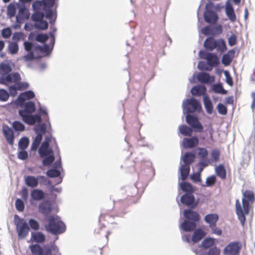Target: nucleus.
I'll list each match as a JSON object with an SVG mask.
<instances>
[{"label": "nucleus", "mask_w": 255, "mask_h": 255, "mask_svg": "<svg viewBox=\"0 0 255 255\" xmlns=\"http://www.w3.org/2000/svg\"><path fill=\"white\" fill-rule=\"evenodd\" d=\"M56 31V28L54 27L53 30L50 31L49 35H48L49 37H50V45L45 43L43 46H41L37 43L32 41H24L23 46L25 50L27 52V54L23 56L24 60L25 62H27L34 59L40 60L41 56L35 55V53L37 52L45 54L46 56L49 55L51 52L55 44V38L54 33Z\"/></svg>", "instance_id": "f257e3e1"}, {"label": "nucleus", "mask_w": 255, "mask_h": 255, "mask_svg": "<svg viewBox=\"0 0 255 255\" xmlns=\"http://www.w3.org/2000/svg\"><path fill=\"white\" fill-rule=\"evenodd\" d=\"M242 206L238 200L236 202V211L242 226H244L246 222L245 215L249 214L250 210V203H253L255 200V197L252 191L247 190L243 193Z\"/></svg>", "instance_id": "f03ea898"}, {"label": "nucleus", "mask_w": 255, "mask_h": 255, "mask_svg": "<svg viewBox=\"0 0 255 255\" xmlns=\"http://www.w3.org/2000/svg\"><path fill=\"white\" fill-rule=\"evenodd\" d=\"M15 104L21 107L18 111L19 116L21 117L22 121L25 124L30 125L32 120H39V116L34 115L36 111V106L35 103L31 101H15Z\"/></svg>", "instance_id": "7ed1b4c3"}, {"label": "nucleus", "mask_w": 255, "mask_h": 255, "mask_svg": "<svg viewBox=\"0 0 255 255\" xmlns=\"http://www.w3.org/2000/svg\"><path fill=\"white\" fill-rule=\"evenodd\" d=\"M194 209H185L183 212L185 218L184 221L180 224V229L184 232H192L196 229L197 223L200 221L199 214L193 211Z\"/></svg>", "instance_id": "20e7f679"}, {"label": "nucleus", "mask_w": 255, "mask_h": 255, "mask_svg": "<svg viewBox=\"0 0 255 255\" xmlns=\"http://www.w3.org/2000/svg\"><path fill=\"white\" fill-rule=\"evenodd\" d=\"M51 138V135L46 136L44 141L38 149L39 156L43 158L42 165L45 166L51 165L55 160L54 152L50 147V142Z\"/></svg>", "instance_id": "39448f33"}, {"label": "nucleus", "mask_w": 255, "mask_h": 255, "mask_svg": "<svg viewBox=\"0 0 255 255\" xmlns=\"http://www.w3.org/2000/svg\"><path fill=\"white\" fill-rule=\"evenodd\" d=\"M55 0H41L35 1L32 5V9L35 11L42 9L46 12V18L49 20V23L55 22L57 15L52 10V8L55 4Z\"/></svg>", "instance_id": "423d86ee"}, {"label": "nucleus", "mask_w": 255, "mask_h": 255, "mask_svg": "<svg viewBox=\"0 0 255 255\" xmlns=\"http://www.w3.org/2000/svg\"><path fill=\"white\" fill-rule=\"evenodd\" d=\"M48 224L45 225L46 231L54 235L63 233L66 230V226L57 215H50L46 217Z\"/></svg>", "instance_id": "0eeeda50"}, {"label": "nucleus", "mask_w": 255, "mask_h": 255, "mask_svg": "<svg viewBox=\"0 0 255 255\" xmlns=\"http://www.w3.org/2000/svg\"><path fill=\"white\" fill-rule=\"evenodd\" d=\"M203 46L207 51H213L216 50L220 53H224L227 50L226 43L224 39H215L213 36L208 37L205 39Z\"/></svg>", "instance_id": "6e6552de"}, {"label": "nucleus", "mask_w": 255, "mask_h": 255, "mask_svg": "<svg viewBox=\"0 0 255 255\" xmlns=\"http://www.w3.org/2000/svg\"><path fill=\"white\" fill-rule=\"evenodd\" d=\"M182 109L184 114L200 113L202 111L201 103L198 100L193 97L183 101Z\"/></svg>", "instance_id": "1a4fd4ad"}, {"label": "nucleus", "mask_w": 255, "mask_h": 255, "mask_svg": "<svg viewBox=\"0 0 255 255\" xmlns=\"http://www.w3.org/2000/svg\"><path fill=\"white\" fill-rule=\"evenodd\" d=\"M31 253L35 255H51L52 250L58 252V247L52 243L51 246L44 245L41 247L39 244H35L29 246Z\"/></svg>", "instance_id": "9d476101"}, {"label": "nucleus", "mask_w": 255, "mask_h": 255, "mask_svg": "<svg viewBox=\"0 0 255 255\" xmlns=\"http://www.w3.org/2000/svg\"><path fill=\"white\" fill-rule=\"evenodd\" d=\"M14 224L19 239H24L28 234L29 227L27 222L23 218H20L17 215L14 216Z\"/></svg>", "instance_id": "9b49d317"}, {"label": "nucleus", "mask_w": 255, "mask_h": 255, "mask_svg": "<svg viewBox=\"0 0 255 255\" xmlns=\"http://www.w3.org/2000/svg\"><path fill=\"white\" fill-rule=\"evenodd\" d=\"M213 3L209 2L205 6V11L204 12L203 16L204 20L208 23H216L218 20L217 13L213 11Z\"/></svg>", "instance_id": "f8f14e48"}, {"label": "nucleus", "mask_w": 255, "mask_h": 255, "mask_svg": "<svg viewBox=\"0 0 255 255\" xmlns=\"http://www.w3.org/2000/svg\"><path fill=\"white\" fill-rule=\"evenodd\" d=\"M185 120L186 123L195 132H200L203 130V127L199 122L198 117L196 115L186 113Z\"/></svg>", "instance_id": "ddd939ff"}, {"label": "nucleus", "mask_w": 255, "mask_h": 255, "mask_svg": "<svg viewBox=\"0 0 255 255\" xmlns=\"http://www.w3.org/2000/svg\"><path fill=\"white\" fill-rule=\"evenodd\" d=\"M180 202L189 208L195 209L199 203V199L195 198L193 193H184L180 197Z\"/></svg>", "instance_id": "4468645a"}, {"label": "nucleus", "mask_w": 255, "mask_h": 255, "mask_svg": "<svg viewBox=\"0 0 255 255\" xmlns=\"http://www.w3.org/2000/svg\"><path fill=\"white\" fill-rule=\"evenodd\" d=\"M21 80L20 74L17 72L0 74V84L7 85L18 82Z\"/></svg>", "instance_id": "2eb2a0df"}, {"label": "nucleus", "mask_w": 255, "mask_h": 255, "mask_svg": "<svg viewBox=\"0 0 255 255\" xmlns=\"http://www.w3.org/2000/svg\"><path fill=\"white\" fill-rule=\"evenodd\" d=\"M241 247V245L239 242H231L225 247L223 253L225 255H239Z\"/></svg>", "instance_id": "dca6fc26"}, {"label": "nucleus", "mask_w": 255, "mask_h": 255, "mask_svg": "<svg viewBox=\"0 0 255 255\" xmlns=\"http://www.w3.org/2000/svg\"><path fill=\"white\" fill-rule=\"evenodd\" d=\"M38 107L37 109V113L34 114L39 116L40 119L36 120H32V122L30 125H34L36 123H39L42 122V121H48L49 115L47 108L43 105H41L40 103H38Z\"/></svg>", "instance_id": "f3484780"}, {"label": "nucleus", "mask_w": 255, "mask_h": 255, "mask_svg": "<svg viewBox=\"0 0 255 255\" xmlns=\"http://www.w3.org/2000/svg\"><path fill=\"white\" fill-rule=\"evenodd\" d=\"M199 138L196 136H193L190 138L185 137L182 142L183 148H192L196 147L199 144Z\"/></svg>", "instance_id": "a211bd4d"}, {"label": "nucleus", "mask_w": 255, "mask_h": 255, "mask_svg": "<svg viewBox=\"0 0 255 255\" xmlns=\"http://www.w3.org/2000/svg\"><path fill=\"white\" fill-rule=\"evenodd\" d=\"M196 78L197 81L201 83L211 84L215 82V77L210 75L206 72L199 73L197 75Z\"/></svg>", "instance_id": "6ab92c4d"}, {"label": "nucleus", "mask_w": 255, "mask_h": 255, "mask_svg": "<svg viewBox=\"0 0 255 255\" xmlns=\"http://www.w3.org/2000/svg\"><path fill=\"white\" fill-rule=\"evenodd\" d=\"M2 131L8 143L10 145H12L14 136L12 128L6 125H3L2 126Z\"/></svg>", "instance_id": "aec40b11"}, {"label": "nucleus", "mask_w": 255, "mask_h": 255, "mask_svg": "<svg viewBox=\"0 0 255 255\" xmlns=\"http://www.w3.org/2000/svg\"><path fill=\"white\" fill-rule=\"evenodd\" d=\"M39 212L46 215L50 214L53 209L52 205L49 201H44L38 205Z\"/></svg>", "instance_id": "412c9836"}, {"label": "nucleus", "mask_w": 255, "mask_h": 255, "mask_svg": "<svg viewBox=\"0 0 255 255\" xmlns=\"http://www.w3.org/2000/svg\"><path fill=\"white\" fill-rule=\"evenodd\" d=\"M196 158V155L194 152L192 151L186 152L184 154L181 155V161L183 162V164L188 165L190 166Z\"/></svg>", "instance_id": "4be33fe9"}, {"label": "nucleus", "mask_w": 255, "mask_h": 255, "mask_svg": "<svg viewBox=\"0 0 255 255\" xmlns=\"http://www.w3.org/2000/svg\"><path fill=\"white\" fill-rule=\"evenodd\" d=\"M36 124V125H34L35 126L33 128V130L36 134V136L40 135L43 138V135L45 134L47 131L46 124L44 122Z\"/></svg>", "instance_id": "5701e85b"}, {"label": "nucleus", "mask_w": 255, "mask_h": 255, "mask_svg": "<svg viewBox=\"0 0 255 255\" xmlns=\"http://www.w3.org/2000/svg\"><path fill=\"white\" fill-rule=\"evenodd\" d=\"M225 12L231 21L234 22L236 20V16L234 8L229 1H227L226 3Z\"/></svg>", "instance_id": "b1692460"}, {"label": "nucleus", "mask_w": 255, "mask_h": 255, "mask_svg": "<svg viewBox=\"0 0 255 255\" xmlns=\"http://www.w3.org/2000/svg\"><path fill=\"white\" fill-rule=\"evenodd\" d=\"M179 187L184 193L192 194L195 192L193 186L191 183L185 181L179 183Z\"/></svg>", "instance_id": "393cba45"}, {"label": "nucleus", "mask_w": 255, "mask_h": 255, "mask_svg": "<svg viewBox=\"0 0 255 255\" xmlns=\"http://www.w3.org/2000/svg\"><path fill=\"white\" fill-rule=\"evenodd\" d=\"M235 50H230L227 53L224 54L222 58V63L225 66H229L231 63L235 55Z\"/></svg>", "instance_id": "a878e982"}, {"label": "nucleus", "mask_w": 255, "mask_h": 255, "mask_svg": "<svg viewBox=\"0 0 255 255\" xmlns=\"http://www.w3.org/2000/svg\"><path fill=\"white\" fill-rule=\"evenodd\" d=\"M207 89L205 86L202 85H198L194 86L191 89V93L194 96H200L204 95H207L206 92Z\"/></svg>", "instance_id": "bb28decb"}, {"label": "nucleus", "mask_w": 255, "mask_h": 255, "mask_svg": "<svg viewBox=\"0 0 255 255\" xmlns=\"http://www.w3.org/2000/svg\"><path fill=\"white\" fill-rule=\"evenodd\" d=\"M179 171L181 179L183 181H185L189 177L190 166L182 164L179 167Z\"/></svg>", "instance_id": "cd10ccee"}, {"label": "nucleus", "mask_w": 255, "mask_h": 255, "mask_svg": "<svg viewBox=\"0 0 255 255\" xmlns=\"http://www.w3.org/2000/svg\"><path fill=\"white\" fill-rule=\"evenodd\" d=\"M30 16V13L28 9L24 5H21L19 6L18 11L16 18L18 20L19 18L24 19H28Z\"/></svg>", "instance_id": "c85d7f7f"}, {"label": "nucleus", "mask_w": 255, "mask_h": 255, "mask_svg": "<svg viewBox=\"0 0 255 255\" xmlns=\"http://www.w3.org/2000/svg\"><path fill=\"white\" fill-rule=\"evenodd\" d=\"M194 231L191 240L194 243L201 240L206 235V232L201 228L194 230Z\"/></svg>", "instance_id": "c756f323"}, {"label": "nucleus", "mask_w": 255, "mask_h": 255, "mask_svg": "<svg viewBox=\"0 0 255 255\" xmlns=\"http://www.w3.org/2000/svg\"><path fill=\"white\" fill-rule=\"evenodd\" d=\"M24 181L25 184L30 188H35L38 185V176L35 177L34 176L28 175L24 177Z\"/></svg>", "instance_id": "7c9ffc66"}, {"label": "nucleus", "mask_w": 255, "mask_h": 255, "mask_svg": "<svg viewBox=\"0 0 255 255\" xmlns=\"http://www.w3.org/2000/svg\"><path fill=\"white\" fill-rule=\"evenodd\" d=\"M34 97V93L31 90H28L20 94L15 100V101H26V100L33 98Z\"/></svg>", "instance_id": "2f4dec72"}, {"label": "nucleus", "mask_w": 255, "mask_h": 255, "mask_svg": "<svg viewBox=\"0 0 255 255\" xmlns=\"http://www.w3.org/2000/svg\"><path fill=\"white\" fill-rule=\"evenodd\" d=\"M203 104L205 109L208 114H212L213 111V103L207 95H204L203 97Z\"/></svg>", "instance_id": "473e14b6"}, {"label": "nucleus", "mask_w": 255, "mask_h": 255, "mask_svg": "<svg viewBox=\"0 0 255 255\" xmlns=\"http://www.w3.org/2000/svg\"><path fill=\"white\" fill-rule=\"evenodd\" d=\"M31 198L35 201L42 200L45 197L44 192L41 189H33L30 194Z\"/></svg>", "instance_id": "72a5a7b5"}, {"label": "nucleus", "mask_w": 255, "mask_h": 255, "mask_svg": "<svg viewBox=\"0 0 255 255\" xmlns=\"http://www.w3.org/2000/svg\"><path fill=\"white\" fill-rule=\"evenodd\" d=\"M219 219V216L217 214H208L204 217L205 222L210 226L216 224Z\"/></svg>", "instance_id": "f704fd0d"}, {"label": "nucleus", "mask_w": 255, "mask_h": 255, "mask_svg": "<svg viewBox=\"0 0 255 255\" xmlns=\"http://www.w3.org/2000/svg\"><path fill=\"white\" fill-rule=\"evenodd\" d=\"M45 240V235L41 232L32 233L31 235V241L38 243H43Z\"/></svg>", "instance_id": "c9c22d12"}, {"label": "nucleus", "mask_w": 255, "mask_h": 255, "mask_svg": "<svg viewBox=\"0 0 255 255\" xmlns=\"http://www.w3.org/2000/svg\"><path fill=\"white\" fill-rule=\"evenodd\" d=\"M208 64H212L214 67L217 66L220 63V59L217 55L215 53L210 52L207 59Z\"/></svg>", "instance_id": "e433bc0d"}, {"label": "nucleus", "mask_w": 255, "mask_h": 255, "mask_svg": "<svg viewBox=\"0 0 255 255\" xmlns=\"http://www.w3.org/2000/svg\"><path fill=\"white\" fill-rule=\"evenodd\" d=\"M215 172L218 176L222 179H225L227 176V172L224 165L219 164L215 167Z\"/></svg>", "instance_id": "4c0bfd02"}, {"label": "nucleus", "mask_w": 255, "mask_h": 255, "mask_svg": "<svg viewBox=\"0 0 255 255\" xmlns=\"http://www.w3.org/2000/svg\"><path fill=\"white\" fill-rule=\"evenodd\" d=\"M215 244V239L211 237H208L202 241L201 244V247L204 249H207L210 247H213Z\"/></svg>", "instance_id": "58836bf2"}, {"label": "nucleus", "mask_w": 255, "mask_h": 255, "mask_svg": "<svg viewBox=\"0 0 255 255\" xmlns=\"http://www.w3.org/2000/svg\"><path fill=\"white\" fill-rule=\"evenodd\" d=\"M212 90L215 93L222 95L227 94V91L224 89L222 84L221 83L213 84L212 86Z\"/></svg>", "instance_id": "ea45409f"}, {"label": "nucleus", "mask_w": 255, "mask_h": 255, "mask_svg": "<svg viewBox=\"0 0 255 255\" xmlns=\"http://www.w3.org/2000/svg\"><path fill=\"white\" fill-rule=\"evenodd\" d=\"M179 130L180 133L184 136L191 135L193 131H194L191 127L189 128L185 125L180 126L179 128Z\"/></svg>", "instance_id": "a19ab883"}, {"label": "nucleus", "mask_w": 255, "mask_h": 255, "mask_svg": "<svg viewBox=\"0 0 255 255\" xmlns=\"http://www.w3.org/2000/svg\"><path fill=\"white\" fill-rule=\"evenodd\" d=\"M44 17H46V12L44 11H38L33 12L31 15V18L35 23L36 21L43 20Z\"/></svg>", "instance_id": "79ce46f5"}, {"label": "nucleus", "mask_w": 255, "mask_h": 255, "mask_svg": "<svg viewBox=\"0 0 255 255\" xmlns=\"http://www.w3.org/2000/svg\"><path fill=\"white\" fill-rule=\"evenodd\" d=\"M61 171L59 169L52 168L47 170L46 175L50 178H56L61 176Z\"/></svg>", "instance_id": "37998d69"}, {"label": "nucleus", "mask_w": 255, "mask_h": 255, "mask_svg": "<svg viewBox=\"0 0 255 255\" xmlns=\"http://www.w3.org/2000/svg\"><path fill=\"white\" fill-rule=\"evenodd\" d=\"M12 68L7 62L3 61L0 64V74L11 73Z\"/></svg>", "instance_id": "c03bdc74"}, {"label": "nucleus", "mask_w": 255, "mask_h": 255, "mask_svg": "<svg viewBox=\"0 0 255 255\" xmlns=\"http://www.w3.org/2000/svg\"><path fill=\"white\" fill-rule=\"evenodd\" d=\"M34 26L37 29L45 30L48 28V24L47 21L43 19L35 22Z\"/></svg>", "instance_id": "a18cd8bd"}, {"label": "nucleus", "mask_w": 255, "mask_h": 255, "mask_svg": "<svg viewBox=\"0 0 255 255\" xmlns=\"http://www.w3.org/2000/svg\"><path fill=\"white\" fill-rule=\"evenodd\" d=\"M19 50L18 45L16 42H9L8 46V50L9 52L12 54H16Z\"/></svg>", "instance_id": "49530a36"}, {"label": "nucleus", "mask_w": 255, "mask_h": 255, "mask_svg": "<svg viewBox=\"0 0 255 255\" xmlns=\"http://www.w3.org/2000/svg\"><path fill=\"white\" fill-rule=\"evenodd\" d=\"M12 128L15 131H23L25 130V126L21 122L14 121L12 124Z\"/></svg>", "instance_id": "de8ad7c7"}, {"label": "nucleus", "mask_w": 255, "mask_h": 255, "mask_svg": "<svg viewBox=\"0 0 255 255\" xmlns=\"http://www.w3.org/2000/svg\"><path fill=\"white\" fill-rule=\"evenodd\" d=\"M29 140L28 137H23L18 142V148L21 150H25L28 146Z\"/></svg>", "instance_id": "09e8293b"}, {"label": "nucleus", "mask_w": 255, "mask_h": 255, "mask_svg": "<svg viewBox=\"0 0 255 255\" xmlns=\"http://www.w3.org/2000/svg\"><path fill=\"white\" fill-rule=\"evenodd\" d=\"M201 32L205 35H209L210 34L215 35L216 32L215 31L214 26L207 25L203 27L201 29Z\"/></svg>", "instance_id": "8fccbe9b"}, {"label": "nucleus", "mask_w": 255, "mask_h": 255, "mask_svg": "<svg viewBox=\"0 0 255 255\" xmlns=\"http://www.w3.org/2000/svg\"><path fill=\"white\" fill-rule=\"evenodd\" d=\"M42 137L40 135L36 136L32 143L31 146V150L32 151H36L39 147L42 140Z\"/></svg>", "instance_id": "3c124183"}, {"label": "nucleus", "mask_w": 255, "mask_h": 255, "mask_svg": "<svg viewBox=\"0 0 255 255\" xmlns=\"http://www.w3.org/2000/svg\"><path fill=\"white\" fill-rule=\"evenodd\" d=\"M16 9L15 4L13 3H9L7 7V14L9 17H13L16 13Z\"/></svg>", "instance_id": "603ef678"}, {"label": "nucleus", "mask_w": 255, "mask_h": 255, "mask_svg": "<svg viewBox=\"0 0 255 255\" xmlns=\"http://www.w3.org/2000/svg\"><path fill=\"white\" fill-rule=\"evenodd\" d=\"M197 150H198L197 154L200 159L208 158V152L205 148L198 147Z\"/></svg>", "instance_id": "864d4df0"}, {"label": "nucleus", "mask_w": 255, "mask_h": 255, "mask_svg": "<svg viewBox=\"0 0 255 255\" xmlns=\"http://www.w3.org/2000/svg\"><path fill=\"white\" fill-rule=\"evenodd\" d=\"M220 156V152L217 148H215L211 151V157L210 159L211 162H217L219 160Z\"/></svg>", "instance_id": "5fc2aeb1"}, {"label": "nucleus", "mask_w": 255, "mask_h": 255, "mask_svg": "<svg viewBox=\"0 0 255 255\" xmlns=\"http://www.w3.org/2000/svg\"><path fill=\"white\" fill-rule=\"evenodd\" d=\"M49 39V36L46 34H43L42 33H37L36 37V41L44 44L46 43V41Z\"/></svg>", "instance_id": "6e6d98bb"}, {"label": "nucleus", "mask_w": 255, "mask_h": 255, "mask_svg": "<svg viewBox=\"0 0 255 255\" xmlns=\"http://www.w3.org/2000/svg\"><path fill=\"white\" fill-rule=\"evenodd\" d=\"M9 97L8 92L5 89H0V101L6 102L8 100Z\"/></svg>", "instance_id": "4d7b16f0"}, {"label": "nucleus", "mask_w": 255, "mask_h": 255, "mask_svg": "<svg viewBox=\"0 0 255 255\" xmlns=\"http://www.w3.org/2000/svg\"><path fill=\"white\" fill-rule=\"evenodd\" d=\"M30 227L33 230L37 231L39 229V224L36 220L30 219L28 221V224Z\"/></svg>", "instance_id": "13d9d810"}, {"label": "nucleus", "mask_w": 255, "mask_h": 255, "mask_svg": "<svg viewBox=\"0 0 255 255\" xmlns=\"http://www.w3.org/2000/svg\"><path fill=\"white\" fill-rule=\"evenodd\" d=\"M217 109L218 113L222 115H226L228 111L227 107L222 103H220L217 105Z\"/></svg>", "instance_id": "bf43d9fd"}, {"label": "nucleus", "mask_w": 255, "mask_h": 255, "mask_svg": "<svg viewBox=\"0 0 255 255\" xmlns=\"http://www.w3.org/2000/svg\"><path fill=\"white\" fill-rule=\"evenodd\" d=\"M15 208L19 212H22L24 209V204L21 199H17L15 203Z\"/></svg>", "instance_id": "052dcab7"}, {"label": "nucleus", "mask_w": 255, "mask_h": 255, "mask_svg": "<svg viewBox=\"0 0 255 255\" xmlns=\"http://www.w3.org/2000/svg\"><path fill=\"white\" fill-rule=\"evenodd\" d=\"M1 34L3 38L7 39L10 37L12 31L10 28L6 27L1 30Z\"/></svg>", "instance_id": "680f3d73"}, {"label": "nucleus", "mask_w": 255, "mask_h": 255, "mask_svg": "<svg viewBox=\"0 0 255 255\" xmlns=\"http://www.w3.org/2000/svg\"><path fill=\"white\" fill-rule=\"evenodd\" d=\"M17 86L18 91H23L27 89L29 87V84L26 82H15Z\"/></svg>", "instance_id": "e2e57ef3"}, {"label": "nucleus", "mask_w": 255, "mask_h": 255, "mask_svg": "<svg viewBox=\"0 0 255 255\" xmlns=\"http://www.w3.org/2000/svg\"><path fill=\"white\" fill-rule=\"evenodd\" d=\"M216 181V177L215 175H211L207 178L206 181V186L210 187L213 186Z\"/></svg>", "instance_id": "0e129e2a"}, {"label": "nucleus", "mask_w": 255, "mask_h": 255, "mask_svg": "<svg viewBox=\"0 0 255 255\" xmlns=\"http://www.w3.org/2000/svg\"><path fill=\"white\" fill-rule=\"evenodd\" d=\"M8 90L9 92L8 93L9 96L10 95L13 97L15 96L17 94V91H18V89L17 86L16 85L15 83L13 85L9 86Z\"/></svg>", "instance_id": "69168bd1"}, {"label": "nucleus", "mask_w": 255, "mask_h": 255, "mask_svg": "<svg viewBox=\"0 0 255 255\" xmlns=\"http://www.w3.org/2000/svg\"><path fill=\"white\" fill-rule=\"evenodd\" d=\"M190 178L194 183L200 182L201 181V174L197 172L191 174Z\"/></svg>", "instance_id": "338daca9"}, {"label": "nucleus", "mask_w": 255, "mask_h": 255, "mask_svg": "<svg viewBox=\"0 0 255 255\" xmlns=\"http://www.w3.org/2000/svg\"><path fill=\"white\" fill-rule=\"evenodd\" d=\"M220 250L216 247L210 248L208 252L207 255H220Z\"/></svg>", "instance_id": "774afa93"}]
</instances>
